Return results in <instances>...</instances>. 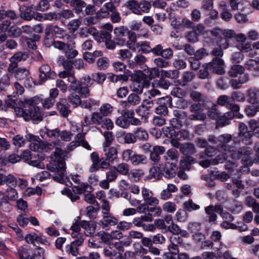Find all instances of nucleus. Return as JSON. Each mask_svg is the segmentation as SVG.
I'll list each match as a JSON object with an SVG mask.
<instances>
[{
    "mask_svg": "<svg viewBox=\"0 0 259 259\" xmlns=\"http://www.w3.org/2000/svg\"><path fill=\"white\" fill-rule=\"evenodd\" d=\"M45 250L41 247L35 248L30 259H45Z\"/></svg>",
    "mask_w": 259,
    "mask_h": 259,
    "instance_id": "52",
    "label": "nucleus"
},
{
    "mask_svg": "<svg viewBox=\"0 0 259 259\" xmlns=\"http://www.w3.org/2000/svg\"><path fill=\"white\" fill-rule=\"evenodd\" d=\"M135 137L136 139H138L140 140H146L148 138V134L147 131L141 127H139L135 132Z\"/></svg>",
    "mask_w": 259,
    "mask_h": 259,
    "instance_id": "47",
    "label": "nucleus"
},
{
    "mask_svg": "<svg viewBox=\"0 0 259 259\" xmlns=\"http://www.w3.org/2000/svg\"><path fill=\"white\" fill-rule=\"evenodd\" d=\"M111 37V34L109 33L105 32V30L101 31L100 32L98 31L94 35V39L98 42H105L107 39Z\"/></svg>",
    "mask_w": 259,
    "mask_h": 259,
    "instance_id": "34",
    "label": "nucleus"
},
{
    "mask_svg": "<svg viewBox=\"0 0 259 259\" xmlns=\"http://www.w3.org/2000/svg\"><path fill=\"white\" fill-rule=\"evenodd\" d=\"M125 7L132 11V13L138 15H141V10L140 9L139 3L135 1H130L126 2Z\"/></svg>",
    "mask_w": 259,
    "mask_h": 259,
    "instance_id": "25",
    "label": "nucleus"
},
{
    "mask_svg": "<svg viewBox=\"0 0 259 259\" xmlns=\"http://www.w3.org/2000/svg\"><path fill=\"white\" fill-rule=\"evenodd\" d=\"M217 102L219 105L225 106L228 108L230 106L231 103L233 102L231 97L227 95H222L218 98Z\"/></svg>",
    "mask_w": 259,
    "mask_h": 259,
    "instance_id": "35",
    "label": "nucleus"
},
{
    "mask_svg": "<svg viewBox=\"0 0 259 259\" xmlns=\"http://www.w3.org/2000/svg\"><path fill=\"white\" fill-rule=\"evenodd\" d=\"M92 122L94 124L101 125L104 119L103 115L100 112H94L92 114Z\"/></svg>",
    "mask_w": 259,
    "mask_h": 259,
    "instance_id": "55",
    "label": "nucleus"
},
{
    "mask_svg": "<svg viewBox=\"0 0 259 259\" xmlns=\"http://www.w3.org/2000/svg\"><path fill=\"white\" fill-rule=\"evenodd\" d=\"M57 14L55 13H48L43 15L41 14H36V19L39 21L49 20L52 21L57 19Z\"/></svg>",
    "mask_w": 259,
    "mask_h": 259,
    "instance_id": "37",
    "label": "nucleus"
},
{
    "mask_svg": "<svg viewBox=\"0 0 259 259\" xmlns=\"http://www.w3.org/2000/svg\"><path fill=\"white\" fill-rule=\"evenodd\" d=\"M40 102V99L36 96L20 101L18 106L15 108L17 117H22L26 121L31 119L41 121L42 118L40 109L36 106Z\"/></svg>",
    "mask_w": 259,
    "mask_h": 259,
    "instance_id": "2",
    "label": "nucleus"
},
{
    "mask_svg": "<svg viewBox=\"0 0 259 259\" xmlns=\"http://www.w3.org/2000/svg\"><path fill=\"white\" fill-rule=\"evenodd\" d=\"M112 111V106L108 103L103 104L100 108V112L104 116H107L110 115Z\"/></svg>",
    "mask_w": 259,
    "mask_h": 259,
    "instance_id": "56",
    "label": "nucleus"
},
{
    "mask_svg": "<svg viewBox=\"0 0 259 259\" xmlns=\"http://www.w3.org/2000/svg\"><path fill=\"white\" fill-rule=\"evenodd\" d=\"M60 65H63L66 70H72V62L71 61L65 60L63 56L59 57L58 61Z\"/></svg>",
    "mask_w": 259,
    "mask_h": 259,
    "instance_id": "45",
    "label": "nucleus"
},
{
    "mask_svg": "<svg viewBox=\"0 0 259 259\" xmlns=\"http://www.w3.org/2000/svg\"><path fill=\"white\" fill-rule=\"evenodd\" d=\"M106 179L110 182L114 181L117 177L116 168L115 166H111L106 174Z\"/></svg>",
    "mask_w": 259,
    "mask_h": 259,
    "instance_id": "49",
    "label": "nucleus"
},
{
    "mask_svg": "<svg viewBox=\"0 0 259 259\" xmlns=\"http://www.w3.org/2000/svg\"><path fill=\"white\" fill-rule=\"evenodd\" d=\"M129 32L130 30L128 29L124 26L116 27L114 30V34L118 37H122L127 35Z\"/></svg>",
    "mask_w": 259,
    "mask_h": 259,
    "instance_id": "51",
    "label": "nucleus"
},
{
    "mask_svg": "<svg viewBox=\"0 0 259 259\" xmlns=\"http://www.w3.org/2000/svg\"><path fill=\"white\" fill-rule=\"evenodd\" d=\"M160 75L162 77H167L171 79L177 78L179 76V72L177 70H160Z\"/></svg>",
    "mask_w": 259,
    "mask_h": 259,
    "instance_id": "41",
    "label": "nucleus"
},
{
    "mask_svg": "<svg viewBox=\"0 0 259 259\" xmlns=\"http://www.w3.org/2000/svg\"><path fill=\"white\" fill-rule=\"evenodd\" d=\"M9 36L12 37H18L21 34V28L15 25L11 26L8 30Z\"/></svg>",
    "mask_w": 259,
    "mask_h": 259,
    "instance_id": "60",
    "label": "nucleus"
},
{
    "mask_svg": "<svg viewBox=\"0 0 259 259\" xmlns=\"http://www.w3.org/2000/svg\"><path fill=\"white\" fill-rule=\"evenodd\" d=\"M141 100L138 95L135 94H131L127 97V100L121 102V105L125 108H128L131 106L138 105Z\"/></svg>",
    "mask_w": 259,
    "mask_h": 259,
    "instance_id": "19",
    "label": "nucleus"
},
{
    "mask_svg": "<svg viewBox=\"0 0 259 259\" xmlns=\"http://www.w3.org/2000/svg\"><path fill=\"white\" fill-rule=\"evenodd\" d=\"M208 116L212 119H218L220 116V113L217 109L216 105H213L207 112Z\"/></svg>",
    "mask_w": 259,
    "mask_h": 259,
    "instance_id": "59",
    "label": "nucleus"
},
{
    "mask_svg": "<svg viewBox=\"0 0 259 259\" xmlns=\"http://www.w3.org/2000/svg\"><path fill=\"white\" fill-rule=\"evenodd\" d=\"M92 77L93 80L99 84H102L106 78L105 75L101 72L93 73L92 75Z\"/></svg>",
    "mask_w": 259,
    "mask_h": 259,
    "instance_id": "64",
    "label": "nucleus"
},
{
    "mask_svg": "<svg viewBox=\"0 0 259 259\" xmlns=\"http://www.w3.org/2000/svg\"><path fill=\"white\" fill-rule=\"evenodd\" d=\"M170 244L168 246V250L171 254L176 255L179 252L178 245L183 243V239L177 235H172L169 238Z\"/></svg>",
    "mask_w": 259,
    "mask_h": 259,
    "instance_id": "14",
    "label": "nucleus"
},
{
    "mask_svg": "<svg viewBox=\"0 0 259 259\" xmlns=\"http://www.w3.org/2000/svg\"><path fill=\"white\" fill-rule=\"evenodd\" d=\"M5 196L8 201H15L18 198V193L17 191L12 187H9L6 190Z\"/></svg>",
    "mask_w": 259,
    "mask_h": 259,
    "instance_id": "28",
    "label": "nucleus"
},
{
    "mask_svg": "<svg viewBox=\"0 0 259 259\" xmlns=\"http://www.w3.org/2000/svg\"><path fill=\"white\" fill-rule=\"evenodd\" d=\"M37 156L38 157V160H33L31 159L28 163L36 167L42 168L44 165L41 163V161L45 159V156L42 154H37Z\"/></svg>",
    "mask_w": 259,
    "mask_h": 259,
    "instance_id": "48",
    "label": "nucleus"
},
{
    "mask_svg": "<svg viewBox=\"0 0 259 259\" xmlns=\"http://www.w3.org/2000/svg\"><path fill=\"white\" fill-rule=\"evenodd\" d=\"M28 57V56L26 52H18L12 56L10 59L12 61H15L18 63L21 61H25Z\"/></svg>",
    "mask_w": 259,
    "mask_h": 259,
    "instance_id": "44",
    "label": "nucleus"
},
{
    "mask_svg": "<svg viewBox=\"0 0 259 259\" xmlns=\"http://www.w3.org/2000/svg\"><path fill=\"white\" fill-rule=\"evenodd\" d=\"M163 210L168 213H173L177 209L176 204L171 201H167L162 205Z\"/></svg>",
    "mask_w": 259,
    "mask_h": 259,
    "instance_id": "50",
    "label": "nucleus"
},
{
    "mask_svg": "<svg viewBox=\"0 0 259 259\" xmlns=\"http://www.w3.org/2000/svg\"><path fill=\"white\" fill-rule=\"evenodd\" d=\"M59 141L48 143L41 140L40 143V149L45 152H50L54 148L55 151L51 154V158L54 161L55 167L48 166L49 170L57 174L54 176V179L60 183L65 182V162L63 157L64 152L58 146Z\"/></svg>",
    "mask_w": 259,
    "mask_h": 259,
    "instance_id": "1",
    "label": "nucleus"
},
{
    "mask_svg": "<svg viewBox=\"0 0 259 259\" xmlns=\"http://www.w3.org/2000/svg\"><path fill=\"white\" fill-rule=\"evenodd\" d=\"M158 168L163 176L166 178L170 179L176 175L177 163L167 161L164 164H160Z\"/></svg>",
    "mask_w": 259,
    "mask_h": 259,
    "instance_id": "5",
    "label": "nucleus"
},
{
    "mask_svg": "<svg viewBox=\"0 0 259 259\" xmlns=\"http://www.w3.org/2000/svg\"><path fill=\"white\" fill-rule=\"evenodd\" d=\"M15 77L19 80H25V83L31 87L33 84L32 78L29 76V72L23 68L18 69L15 73Z\"/></svg>",
    "mask_w": 259,
    "mask_h": 259,
    "instance_id": "15",
    "label": "nucleus"
},
{
    "mask_svg": "<svg viewBox=\"0 0 259 259\" xmlns=\"http://www.w3.org/2000/svg\"><path fill=\"white\" fill-rule=\"evenodd\" d=\"M0 207L5 211H10L11 210V205L9 201L7 200L5 193L0 191Z\"/></svg>",
    "mask_w": 259,
    "mask_h": 259,
    "instance_id": "26",
    "label": "nucleus"
},
{
    "mask_svg": "<svg viewBox=\"0 0 259 259\" xmlns=\"http://www.w3.org/2000/svg\"><path fill=\"white\" fill-rule=\"evenodd\" d=\"M141 194L144 201L150 206L157 205L159 203V199L154 196V193L150 189L143 187L141 189Z\"/></svg>",
    "mask_w": 259,
    "mask_h": 259,
    "instance_id": "7",
    "label": "nucleus"
},
{
    "mask_svg": "<svg viewBox=\"0 0 259 259\" xmlns=\"http://www.w3.org/2000/svg\"><path fill=\"white\" fill-rule=\"evenodd\" d=\"M45 34L47 36H50L51 34L55 35L59 38L68 39L69 36L66 33L65 30L59 28L57 26L48 25L45 29Z\"/></svg>",
    "mask_w": 259,
    "mask_h": 259,
    "instance_id": "10",
    "label": "nucleus"
},
{
    "mask_svg": "<svg viewBox=\"0 0 259 259\" xmlns=\"http://www.w3.org/2000/svg\"><path fill=\"white\" fill-rule=\"evenodd\" d=\"M20 16L21 18L26 20H31L33 16H32L30 10L25 6H21L20 7Z\"/></svg>",
    "mask_w": 259,
    "mask_h": 259,
    "instance_id": "36",
    "label": "nucleus"
},
{
    "mask_svg": "<svg viewBox=\"0 0 259 259\" xmlns=\"http://www.w3.org/2000/svg\"><path fill=\"white\" fill-rule=\"evenodd\" d=\"M244 71V68L239 65H233L229 71L228 74L230 77H236Z\"/></svg>",
    "mask_w": 259,
    "mask_h": 259,
    "instance_id": "31",
    "label": "nucleus"
},
{
    "mask_svg": "<svg viewBox=\"0 0 259 259\" xmlns=\"http://www.w3.org/2000/svg\"><path fill=\"white\" fill-rule=\"evenodd\" d=\"M176 137L174 138H177L180 141H183L188 138L189 136V132L186 130H181L178 132L176 131Z\"/></svg>",
    "mask_w": 259,
    "mask_h": 259,
    "instance_id": "61",
    "label": "nucleus"
},
{
    "mask_svg": "<svg viewBox=\"0 0 259 259\" xmlns=\"http://www.w3.org/2000/svg\"><path fill=\"white\" fill-rule=\"evenodd\" d=\"M226 153V152H225V153L223 154V155H218L215 158L212 159V164L216 165L219 163H223L224 161L228 160V156L231 157L234 159H235L233 157L231 154L227 153V154H225Z\"/></svg>",
    "mask_w": 259,
    "mask_h": 259,
    "instance_id": "46",
    "label": "nucleus"
},
{
    "mask_svg": "<svg viewBox=\"0 0 259 259\" xmlns=\"http://www.w3.org/2000/svg\"><path fill=\"white\" fill-rule=\"evenodd\" d=\"M207 68H209V71L218 74L222 75L225 73V64L223 60L219 58H214L212 62L206 64Z\"/></svg>",
    "mask_w": 259,
    "mask_h": 259,
    "instance_id": "6",
    "label": "nucleus"
},
{
    "mask_svg": "<svg viewBox=\"0 0 259 259\" xmlns=\"http://www.w3.org/2000/svg\"><path fill=\"white\" fill-rule=\"evenodd\" d=\"M84 241V238L80 237L76 239L65 246V251L68 253L71 254L74 256H76L78 254V247L82 245Z\"/></svg>",
    "mask_w": 259,
    "mask_h": 259,
    "instance_id": "13",
    "label": "nucleus"
},
{
    "mask_svg": "<svg viewBox=\"0 0 259 259\" xmlns=\"http://www.w3.org/2000/svg\"><path fill=\"white\" fill-rule=\"evenodd\" d=\"M219 143V149L221 151L226 152L225 154H231L234 158H242L243 163L246 165H251L252 163L248 156L251 153V150L248 148H244L240 151L231 150L227 144L232 140V137L229 134H223L218 137Z\"/></svg>",
    "mask_w": 259,
    "mask_h": 259,
    "instance_id": "3",
    "label": "nucleus"
},
{
    "mask_svg": "<svg viewBox=\"0 0 259 259\" xmlns=\"http://www.w3.org/2000/svg\"><path fill=\"white\" fill-rule=\"evenodd\" d=\"M98 210V208H95L93 206H89L85 209V215L90 219H94L97 216Z\"/></svg>",
    "mask_w": 259,
    "mask_h": 259,
    "instance_id": "57",
    "label": "nucleus"
},
{
    "mask_svg": "<svg viewBox=\"0 0 259 259\" xmlns=\"http://www.w3.org/2000/svg\"><path fill=\"white\" fill-rule=\"evenodd\" d=\"M180 154L177 150L175 148H171L167 151L164 158L166 162L168 160L173 161V162L176 163L178 160Z\"/></svg>",
    "mask_w": 259,
    "mask_h": 259,
    "instance_id": "24",
    "label": "nucleus"
},
{
    "mask_svg": "<svg viewBox=\"0 0 259 259\" xmlns=\"http://www.w3.org/2000/svg\"><path fill=\"white\" fill-rule=\"evenodd\" d=\"M258 93L257 89L253 88L248 91V101L253 104H256L258 102L257 95Z\"/></svg>",
    "mask_w": 259,
    "mask_h": 259,
    "instance_id": "38",
    "label": "nucleus"
},
{
    "mask_svg": "<svg viewBox=\"0 0 259 259\" xmlns=\"http://www.w3.org/2000/svg\"><path fill=\"white\" fill-rule=\"evenodd\" d=\"M252 136L251 131H249L246 125L243 123L239 124V133L236 142H244L245 144H248L250 143L249 140Z\"/></svg>",
    "mask_w": 259,
    "mask_h": 259,
    "instance_id": "8",
    "label": "nucleus"
},
{
    "mask_svg": "<svg viewBox=\"0 0 259 259\" xmlns=\"http://www.w3.org/2000/svg\"><path fill=\"white\" fill-rule=\"evenodd\" d=\"M26 241L29 244L34 245L41 243L44 245H49L50 244L48 240L41 235H37L35 233H31L26 235L25 237Z\"/></svg>",
    "mask_w": 259,
    "mask_h": 259,
    "instance_id": "9",
    "label": "nucleus"
},
{
    "mask_svg": "<svg viewBox=\"0 0 259 259\" xmlns=\"http://www.w3.org/2000/svg\"><path fill=\"white\" fill-rule=\"evenodd\" d=\"M71 6L74 8L76 13H79L82 11V9L85 8L86 4L82 0H73Z\"/></svg>",
    "mask_w": 259,
    "mask_h": 259,
    "instance_id": "43",
    "label": "nucleus"
},
{
    "mask_svg": "<svg viewBox=\"0 0 259 259\" xmlns=\"http://www.w3.org/2000/svg\"><path fill=\"white\" fill-rule=\"evenodd\" d=\"M247 3L245 0H230V5L232 10H240L243 9V5Z\"/></svg>",
    "mask_w": 259,
    "mask_h": 259,
    "instance_id": "39",
    "label": "nucleus"
},
{
    "mask_svg": "<svg viewBox=\"0 0 259 259\" xmlns=\"http://www.w3.org/2000/svg\"><path fill=\"white\" fill-rule=\"evenodd\" d=\"M195 162V159L191 156L183 157L180 162V169L188 170L190 169V164Z\"/></svg>",
    "mask_w": 259,
    "mask_h": 259,
    "instance_id": "27",
    "label": "nucleus"
},
{
    "mask_svg": "<svg viewBox=\"0 0 259 259\" xmlns=\"http://www.w3.org/2000/svg\"><path fill=\"white\" fill-rule=\"evenodd\" d=\"M34 194L40 195L41 194V188L39 187H36L35 188H28L26 189L24 192V195L28 197Z\"/></svg>",
    "mask_w": 259,
    "mask_h": 259,
    "instance_id": "62",
    "label": "nucleus"
},
{
    "mask_svg": "<svg viewBox=\"0 0 259 259\" xmlns=\"http://www.w3.org/2000/svg\"><path fill=\"white\" fill-rule=\"evenodd\" d=\"M171 95L179 98H182L186 95V92L179 87H175L171 91Z\"/></svg>",
    "mask_w": 259,
    "mask_h": 259,
    "instance_id": "63",
    "label": "nucleus"
},
{
    "mask_svg": "<svg viewBox=\"0 0 259 259\" xmlns=\"http://www.w3.org/2000/svg\"><path fill=\"white\" fill-rule=\"evenodd\" d=\"M103 214V218L99 223L102 228L105 229L110 226H114L117 224L118 220L112 214L106 213Z\"/></svg>",
    "mask_w": 259,
    "mask_h": 259,
    "instance_id": "17",
    "label": "nucleus"
},
{
    "mask_svg": "<svg viewBox=\"0 0 259 259\" xmlns=\"http://www.w3.org/2000/svg\"><path fill=\"white\" fill-rule=\"evenodd\" d=\"M110 163L108 159L106 158L105 159L102 158L99 160V162L97 166H95L93 169H90L89 171L91 172H94L98 171L99 169H103V170L108 168Z\"/></svg>",
    "mask_w": 259,
    "mask_h": 259,
    "instance_id": "29",
    "label": "nucleus"
},
{
    "mask_svg": "<svg viewBox=\"0 0 259 259\" xmlns=\"http://www.w3.org/2000/svg\"><path fill=\"white\" fill-rule=\"evenodd\" d=\"M26 139L31 142L29 148L33 151H36L40 149V143L41 140L38 136L28 134L26 136Z\"/></svg>",
    "mask_w": 259,
    "mask_h": 259,
    "instance_id": "18",
    "label": "nucleus"
},
{
    "mask_svg": "<svg viewBox=\"0 0 259 259\" xmlns=\"http://www.w3.org/2000/svg\"><path fill=\"white\" fill-rule=\"evenodd\" d=\"M131 162L134 165L145 164L147 162V158L144 155L134 154Z\"/></svg>",
    "mask_w": 259,
    "mask_h": 259,
    "instance_id": "32",
    "label": "nucleus"
},
{
    "mask_svg": "<svg viewBox=\"0 0 259 259\" xmlns=\"http://www.w3.org/2000/svg\"><path fill=\"white\" fill-rule=\"evenodd\" d=\"M60 78H65L67 77L68 82H74L75 76L73 70H64L59 73Z\"/></svg>",
    "mask_w": 259,
    "mask_h": 259,
    "instance_id": "42",
    "label": "nucleus"
},
{
    "mask_svg": "<svg viewBox=\"0 0 259 259\" xmlns=\"http://www.w3.org/2000/svg\"><path fill=\"white\" fill-rule=\"evenodd\" d=\"M184 207L186 210L189 211L198 210L200 208V206L194 203L192 200L185 202Z\"/></svg>",
    "mask_w": 259,
    "mask_h": 259,
    "instance_id": "58",
    "label": "nucleus"
},
{
    "mask_svg": "<svg viewBox=\"0 0 259 259\" xmlns=\"http://www.w3.org/2000/svg\"><path fill=\"white\" fill-rule=\"evenodd\" d=\"M171 103L170 97L166 96L158 99V104L160 105L156 108L155 113L157 114L165 115L168 112L167 106Z\"/></svg>",
    "mask_w": 259,
    "mask_h": 259,
    "instance_id": "11",
    "label": "nucleus"
},
{
    "mask_svg": "<svg viewBox=\"0 0 259 259\" xmlns=\"http://www.w3.org/2000/svg\"><path fill=\"white\" fill-rule=\"evenodd\" d=\"M91 189V186L88 184L82 183L80 186H74L72 187V191L75 194H73L71 191L67 188L63 189L62 193L69 197L71 201L74 202L79 199L77 194H80L85 192H89Z\"/></svg>",
    "mask_w": 259,
    "mask_h": 259,
    "instance_id": "4",
    "label": "nucleus"
},
{
    "mask_svg": "<svg viewBox=\"0 0 259 259\" xmlns=\"http://www.w3.org/2000/svg\"><path fill=\"white\" fill-rule=\"evenodd\" d=\"M40 77L44 79L54 78L56 76L54 72L51 71V67L48 65H43L39 68Z\"/></svg>",
    "mask_w": 259,
    "mask_h": 259,
    "instance_id": "21",
    "label": "nucleus"
},
{
    "mask_svg": "<svg viewBox=\"0 0 259 259\" xmlns=\"http://www.w3.org/2000/svg\"><path fill=\"white\" fill-rule=\"evenodd\" d=\"M132 83L130 85L131 89L138 93H141L144 87L148 84L145 83V80L138 76H132Z\"/></svg>",
    "mask_w": 259,
    "mask_h": 259,
    "instance_id": "16",
    "label": "nucleus"
},
{
    "mask_svg": "<svg viewBox=\"0 0 259 259\" xmlns=\"http://www.w3.org/2000/svg\"><path fill=\"white\" fill-rule=\"evenodd\" d=\"M205 211L208 215V221L209 223H214L217 219V215L215 212L218 213L222 212V207L220 205H209L205 207Z\"/></svg>",
    "mask_w": 259,
    "mask_h": 259,
    "instance_id": "12",
    "label": "nucleus"
},
{
    "mask_svg": "<svg viewBox=\"0 0 259 259\" xmlns=\"http://www.w3.org/2000/svg\"><path fill=\"white\" fill-rule=\"evenodd\" d=\"M79 219V218L78 217L77 220L75 223H74L71 226V230L72 231V233L71 234V235L72 238H76L77 239H79L81 237L84 238V235L79 233L81 225V222H79L78 221Z\"/></svg>",
    "mask_w": 259,
    "mask_h": 259,
    "instance_id": "22",
    "label": "nucleus"
},
{
    "mask_svg": "<svg viewBox=\"0 0 259 259\" xmlns=\"http://www.w3.org/2000/svg\"><path fill=\"white\" fill-rule=\"evenodd\" d=\"M10 75L8 74L4 75L0 78V92L6 90V89L10 84Z\"/></svg>",
    "mask_w": 259,
    "mask_h": 259,
    "instance_id": "53",
    "label": "nucleus"
},
{
    "mask_svg": "<svg viewBox=\"0 0 259 259\" xmlns=\"http://www.w3.org/2000/svg\"><path fill=\"white\" fill-rule=\"evenodd\" d=\"M144 175V172L141 169H133L129 173V177L134 181L137 182Z\"/></svg>",
    "mask_w": 259,
    "mask_h": 259,
    "instance_id": "54",
    "label": "nucleus"
},
{
    "mask_svg": "<svg viewBox=\"0 0 259 259\" xmlns=\"http://www.w3.org/2000/svg\"><path fill=\"white\" fill-rule=\"evenodd\" d=\"M103 151L105 157L108 159L109 161H113L117 157L118 151L115 147L104 146Z\"/></svg>",
    "mask_w": 259,
    "mask_h": 259,
    "instance_id": "20",
    "label": "nucleus"
},
{
    "mask_svg": "<svg viewBox=\"0 0 259 259\" xmlns=\"http://www.w3.org/2000/svg\"><path fill=\"white\" fill-rule=\"evenodd\" d=\"M81 227L84 229V233L86 236L93 235L96 232V225L94 224H90L88 221L81 222Z\"/></svg>",
    "mask_w": 259,
    "mask_h": 259,
    "instance_id": "23",
    "label": "nucleus"
},
{
    "mask_svg": "<svg viewBox=\"0 0 259 259\" xmlns=\"http://www.w3.org/2000/svg\"><path fill=\"white\" fill-rule=\"evenodd\" d=\"M30 248L28 246H21L18 249V253L20 259H30Z\"/></svg>",
    "mask_w": 259,
    "mask_h": 259,
    "instance_id": "30",
    "label": "nucleus"
},
{
    "mask_svg": "<svg viewBox=\"0 0 259 259\" xmlns=\"http://www.w3.org/2000/svg\"><path fill=\"white\" fill-rule=\"evenodd\" d=\"M150 43L148 41H140L136 44V48H139V52L143 53H149L151 51Z\"/></svg>",
    "mask_w": 259,
    "mask_h": 259,
    "instance_id": "33",
    "label": "nucleus"
},
{
    "mask_svg": "<svg viewBox=\"0 0 259 259\" xmlns=\"http://www.w3.org/2000/svg\"><path fill=\"white\" fill-rule=\"evenodd\" d=\"M127 35L130 40L127 41L126 47L131 50L136 51V47H134V46L137 41L136 34L134 32H131L130 31Z\"/></svg>",
    "mask_w": 259,
    "mask_h": 259,
    "instance_id": "40",
    "label": "nucleus"
}]
</instances>
